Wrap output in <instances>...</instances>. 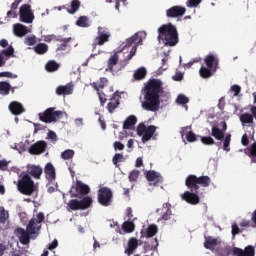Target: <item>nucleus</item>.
<instances>
[{
    "instance_id": "obj_24",
    "label": "nucleus",
    "mask_w": 256,
    "mask_h": 256,
    "mask_svg": "<svg viewBox=\"0 0 256 256\" xmlns=\"http://www.w3.org/2000/svg\"><path fill=\"white\" fill-rule=\"evenodd\" d=\"M204 63L206 67L215 69V71H217V68L219 67V59L213 54L207 55L204 59Z\"/></svg>"
},
{
    "instance_id": "obj_32",
    "label": "nucleus",
    "mask_w": 256,
    "mask_h": 256,
    "mask_svg": "<svg viewBox=\"0 0 256 256\" xmlns=\"http://www.w3.org/2000/svg\"><path fill=\"white\" fill-rule=\"evenodd\" d=\"M137 124V116L130 115L126 118L123 123V129H133V127Z\"/></svg>"
},
{
    "instance_id": "obj_13",
    "label": "nucleus",
    "mask_w": 256,
    "mask_h": 256,
    "mask_svg": "<svg viewBox=\"0 0 256 256\" xmlns=\"http://www.w3.org/2000/svg\"><path fill=\"white\" fill-rule=\"evenodd\" d=\"M108 83H109V80L107 78H100L99 83L94 82L92 84L93 89H95V91H97L98 93V97L102 105H104V103H107L108 96L104 92H101V89H105Z\"/></svg>"
},
{
    "instance_id": "obj_4",
    "label": "nucleus",
    "mask_w": 256,
    "mask_h": 256,
    "mask_svg": "<svg viewBox=\"0 0 256 256\" xmlns=\"http://www.w3.org/2000/svg\"><path fill=\"white\" fill-rule=\"evenodd\" d=\"M158 39L166 42V45L175 47L176 43H179V35L177 34V28L173 24L162 25L158 29Z\"/></svg>"
},
{
    "instance_id": "obj_61",
    "label": "nucleus",
    "mask_w": 256,
    "mask_h": 256,
    "mask_svg": "<svg viewBox=\"0 0 256 256\" xmlns=\"http://www.w3.org/2000/svg\"><path fill=\"white\" fill-rule=\"evenodd\" d=\"M39 131H45V126L39 123H34V133H39Z\"/></svg>"
},
{
    "instance_id": "obj_1",
    "label": "nucleus",
    "mask_w": 256,
    "mask_h": 256,
    "mask_svg": "<svg viewBox=\"0 0 256 256\" xmlns=\"http://www.w3.org/2000/svg\"><path fill=\"white\" fill-rule=\"evenodd\" d=\"M165 93L163 82L160 79H150L144 87V101L141 106L145 111H159L161 95Z\"/></svg>"
},
{
    "instance_id": "obj_52",
    "label": "nucleus",
    "mask_w": 256,
    "mask_h": 256,
    "mask_svg": "<svg viewBox=\"0 0 256 256\" xmlns=\"http://www.w3.org/2000/svg\"><path fill=\"white\" fill-rule=\"evenodd\" d=\"M13 53H15V49L13 46H9L7 49L2 50L0 54L5 55V57H13Z\"/></svg>"
},
{
    "instance_id": "obj_35",
    "label": "nucleus",
    "mask_w": 256,
    "mask_h": 256,
    "mask_svg": "<svg viewBox=\"0 0 256 256\" xmlns=\"http://www.w3.org/2000/svg\"><path fill=\"white\" fill-rule=\"evenodd\" d=\"M33 49L37 55H45L49 51V46L45 43H38Z\"/></svg>"
},
{
    "instance_id": "obj_56",
    "label": "nucleus",
    "mask_w": 256,
    "mask_h": 256,
    "mask_svg": "<svg viewBox=\"0 0 256 256\" xmlns=\"http://www.w3.org/2000/svg\"><path fill=\"white\" fill-rule=\"evenodd\" d=\"M113 147L115 151H123L125 149V145L119 141L114 142Z\"/></svg>"
},
{
    "instance_id": "obj_19",
    "label": "nucleus",
    "mask_w": 256,
    "mask_h": 256,
    "mask_svg": "<svg viewBox=\"0 0 256 256\" xmlns=\"http://www.w3.org/2000/svg\"><path fill=\"white\" fill-rule=\"evenodd\" d=\"M16 235L22 245H29L33 234L23 228H17Z\"/></svg>"
},
{
    "instance_id": "obj_29",
    "label": "nucleus",
    "mask_w": 256,
    "mask_h": 256,
    "mask_svg": "<svg viewBox=\"0 0 256 256\" xmlns=\"http://www.w3.org/2000/svg\"><path fill=\"white\" fill-rule=\"evenodd\" d=\"M215 68H209L205 66H201L199 70V75L202 79H209V77H213V74L216 72Z\"/></svg>"
},
{
    "instance_id": "obj_2",
    "label": "nucleus",
    "mask_w": 256,
    "mask_h": 256,
    "mask_svg": "<svg viewBox=\"0 0 256 256\" xmlns=\"http://www.w3.org/2000/svg\"><path fill=\"white\" fill-rule=\"evenodd\" d=\"M185 185L190 191H185L181 194L182 201H185L189 205H199L201 203V197H199V185L201 187H209L211 185V177L200 176L190 174L185 179Z\"/></svg>"
},
{
    "instance_id": "obj_11",
    "label": "nucleus",
    "mask_w": 256,
    "mask_h": 256,
    "mask_svg": "<svg viewBox=\"0 0 256 256\" xmlns=\"http://www.w3.org/2000/svg\"><path fill=\"white\" fill-rule=\"evenodd\" d=\"M98 203L102 207H109L113 203V191H111V188L102 187L98 190Z\"/></svg>"
},
{
    "instance_id": "obj_55",
    "label": "nucleus",
    "mask_w": 256,
    "mask_h": 256,
    "mask_svg": "<svg viewBox=\"0 0 256 256\" xmlns=\"http://www.w3.org/2000/svg\"><path fill=\"white\" fill-rule=\"evenodd\" d=\"M250 154L252 155V157H255V158H252V161L253 163H256V142H254L251 147H250Z\"/></svg>"
},
{
    "instance_id": "obj_42",
    "label": "nucleus",
    "mask_w": 256,
    "mask_h": 256,
    "mask_svg": "<svg viewBox=\"0 0 256 256\" xmlns=\"http://www.w3.org/2000/svg\"><path fill=\"white\" fill-rule=\"evenodd\" d=\"M117 107H119V100L115 99V97L110 98V102L107 105L109 113H113Z\"/></svg>"
},
{
    "instance_id": "obj_47",
    "label": "nucleus",
    "mask_w": 256,
    "mask_h": 256,
    "mask_svg": "<svg viewBox=\"0 0 256 256\" xmlns=\"http://www.w3.org/2000/svg\"><path fill=\"white\" fill-rule=\"evenodd\" d=\"M177 105H187L189 103V98L184 94H179L175 100Z\"/></svg>"
},
{
    "instance_id": "obj_44",
    "label": "nucleus",
    "mask_w": 256,
    "mask_h": 256,
    "mask_svg": "<svg viewBox=\"0 0 256 256\" xmlns=\"http://www.w3.org/2000/svg\"><path fill=\"white\" fill-rule=\"evenodd\" d=\"M123 161H125V156H123L122 153H116L112 158V162L115 167H119V164L123 163Z\"/></svg>"
},
{
    "instance_id": "obj_17",
    "label": "nucleus",
    "mask_w": 256,
    "mask_h": 256,
    "mask_svg": "<svg viewBox=\"0 0 256 256\" xmlns=\"http://www.w3.org/2000/svg\"><path fill=\"white\" fill-rule=\"evenodd\" d=\"M225 131H227V123L222 122V129L219 128V126H213L211 135L214 137V139H217V141H223L225 139Z\"/></svg>"
},
{
    "instance_id": "obj_60",
    "label": "nucleus",
    "mask_w": 256,
    "mask_h": 256,
    "mask_svg": "<svg viewBox=\"0 0 256 256\" xmlns=\"http://www.w3.org/2000/svg\"><path fill=\"white\" fill-rule=\"evenodd\" d=\"M9 162L7 160H0V171H7Z\"/></svg>"
},
{
    "instance_id": "obj_54",
    "label": "nucleus",
    "mask_w": 256,
    "mask_h": 256,
    "mask_svg": "<svg viewBox=\"0 0 256 256\" xmlns=\"http://www.w3.org/2000/svg\"><path fill=\"white\" fill-rule=\"evenodd\" d=\"M139 170H133L130 174H129V181L133 182V181H137L139 179Z\"/></svg>"
},
{
    "instance_id": "obj_43",
    "label": "nucleus",
    "mask_w": 256,
    "mask_h": 256,
    "mask_svg": "<svg viewBox=\"0 0 256 256\" xmlns=\"http://www.w3.org/2000/svg\"><path fill=\"white\" fill-rule=\"evenodd\" d=\"M9 219V212L5 210V207H0V223L5 225Z\"/></svg>"
},
{
    "instance_id": "obj_18",
    "label": "nucleus",
    "mask_w": 256,
    "mask_h": 256,
    "mask_svg": "<svg viewBox=\"0 0 256 256\" xmlns=\"http://www.w3.org/2000/svg\"><path fill=\"white\" fill-rule=\"evenodd\" d=\"M146 179L149 181L150 185H159V183H163V177L161 174L154 170H150L146 173Z\"/></svg>"
},
{
    "instance_id": "obj_28",
    "label": "nucleus",
    "mask_w": 256,
    "mask_h": 256,
    "mask_svg": "<svg viewBox=\"0 0 256 256\" xmlns=\"http://www.w3.org/2000/svg\"><path fill=\"white\" fill-rule=\"evenodd\" d=\"M181 135L182 137L186 135V140L188 141V143H195V141H197V135H195L193 131H189V127H183L181 129Z\"/></svg>"
},
{
    "instance_id": "obj_36",
    "label": "nucleus",
    "mask_w": 256,
    "mask_h": 256,
    "mask_svg": "<svg viewBox=\"0 0 256 256\" xmlns=\"http://www.w3.org/2000/svg\"><path fill=\"white\" fill-rule=\"evenodd\" d=\"M26 231H28V233H30V235H35V233H37V231H39V228H37V220L35 218H32L27 227H26Z\"/></svg>"
},
{
    "instance_id": "obj_62",
    "label": "nucleus",
    "mask_w": 256,
    "mask_h": 256,
    "mask_svg": "<svg viewBox=\"0 0 256 256\" xmlns=\"http://www.w3.org/2000/svg\"><path fill=\"white\" fill-rule=\"evenodd\" d=\"M241 230L239 229V226L237 224H232V236L235 237L236 235H239Z\"/></svg>"
},
{
    "instance_id": "obj_8",
    "label": "nucleus",
    "mask_w": 256,
    "mask_h": 256,
    "mask_svg": "<svg viewBox=\"0 0 256 256\" xmlns=\"http://www.w3.org/2000/svg\"><path fill=\"white\" fill-rule=\"evenodd\" d=\"M38 117L42 123H57V120L63 117V111H55V107H50L44 112L39 113Z\"/></svg>"
},
{
    "instance_id": "obj_9",
    "label": "nucleus",
    "mask_w": 256,
    "mask_h": 256,
    "mask_svg": "<svg viewBox=\"0 0 256 256\" xmlns=\"http://www.w3.org/2000/svg\"><path fill=\"white\" fill-rule=\"evenodd\" d=\"M89 193H91V188L81 180H76L70 189V197L72 198L85 197Z\"/></svg>"
},
{
    "instance_id": "obj_15",
    "label": "nucleus",
    "mask_w": 256,
    "mask_h": 256,
    "mask_svg": "<svg viewBox=\"0 0 256 256\" xmlns=\"http://www.w3.org/2000/svg\"><path fill=\"white\" fill-rule=\"evenodd\" d=\"M187 13V9L183 6H172L166 11V17L175 19L177 17H183Z\"/></svg>"
},
{
    "instance_id": "obj_23",
    "label": "nucleus",
    "mask_w": 256,
    "mask_h": 256,
    "mask_svg": "<svg viewBox=\"0 0 256 256\" xmlns=\"http://www.w3.org/2000/svg\"><path fill=\"white\" fill-rule=\"evenodd\" d=\"M26 175L33 177V179H41V175H43V168L41 166L31 165L28 167Z\"/></svg>"
},
{
    "instance_id": "obj_20",
    "label": "nucleus",
    "mask_w": 256,
    "mask_h": 256,
    "mask_svg": "<svg viewBox=\"0 0 256 256\" xmlns=\"http://www.w3.org/2000/svg\"><path fill=\"white\" fill-rule=\"evenodd\" d=\"M8 109L10 113L15 116L23 115V113H25V107H23V104L17 101L10 102Z\"/></svg>"
},
{
    "instance_id": "obj_27",
    "label": "nucleus",
    "mask_w": 256,
    "mask_h": 256,
    "mask_svg": "<svg viewBox=\"0 0 256 256\" xmlns=\"http://www.w3.org/2000/svg\"><path fill=\"white\" fill-rule=\"evenodd\" d=\"M137 247H139V240H137L135 237H132L128 241V246L125 249V253H127V255H133V251H135Z\"/></svg>"
},
{
    "instance_id": "obj_41",
    "label": "nucleus",
    "mask_w": 256,
    "mask_h": 256,
    "mask_svg": "<svg viewBox=\"0 0 256 256\" xmlns=\"http://www.w3.org/2000/svg\"><path fill=\"white\" fill-rule=\"evenodd\" d=\"M217 245V239L209 237L204 242L205 249H209L210 251H213L215 249V246Z\"/></svg>"
},
{
    "instance_id": "obj_37",
    "label": "nucleus",
    "mask_w": 256,
    "mask_h": 256,
    "mask_svg": "<svg viewBox=\"0 0 256 256\" xmlns=\"http://www.w3.org/2000/svg\"><path fill=\"white\" fill-rule=\"evenodd\" d=\"M122 230L124 233H133L135 231V223L133 221H124L122 224Z\"/></svg>"
},
{
    "instance_id": "obj_16",
    "label": "nucleus",
    "mask_w": 256,
    "mask_h": 256,
    "mask_svg": "<svg viewBox=\"0 0 256 256\" xmlns=\"http://www.w3.org/2000/svg\"><path fill=\"white\" fill-rule=\"evenodd\" d=\"M47 149V142L38 141L30 146L28 152L30 155H41Z\"/></svg>"
},
{
    "instance_id": "obj_38",
    "label": "nucleus",
    "mask_w": 256,
    "mask_h": 256,
    "mask_svg": "<svg viewBox=\"0 0 256 256\" xmlns=\"http://www.w3.org/2000/svg\"><path fill=\"white\" fill-rule=\"evenodd\" d=\"M158 231H159V228H157V225L155 224L149 225L148 228L146 229V234L144 237H146L147 239L151 237H155Z\"/></svg>"
},
{
    "instance_id": "obj_50",
    "label": "nucleus",
    "mask_w": 256,
    "mask_h": 256,
    "mask_svg": "<svg viewBox=\"0 0 256 256\" xmlns=\"http://www.w3.org/2000/svg\"><path fill=\"white\" fill-rule=\"evenodd\" d=\"M24 43H25V45L33 47V45H35V43H37V37L35 35L28 36L24 39Z\"/></svg>"
},
{
    "instance_id": "obj_30",
    "label": "nucleus",
    "mask_w": 256,
    "mask_h": 256,
    "mask_svg": "<svg viewBox=\"0 0 256 256\" xmlns=\"http://www.w3.org/2000/svg\"><path fill=\"white\" fill-rule=\"evenodd\" d=\"M119 63V54L115 52L109 59H108V64H107V69L106 71H110V73H113V68L115 65Z\"/></svg>"
},
{
    "instance_id": "obj_59",
    "label": "nucleus",
    "mask_w": 256,
    "mask_h": 256,
    "mask_svg": "<svg viewBox=\"0 0 256 256\" xmlns=\"http://www.w3.org/2000/svg\"><path fill=\"white\" fill-rule=\"evenodd\" d=\"M231 91L234 92V97H237V95H239V93H241V86L235 84L231 86Z\"/></svg>"
},
{
    "instance_id": "obj_10",
    "label": "nucleus",
    "mask_w": 256,
    "mask_h": 256,
    "mask_svg": "<svg viewBox=\"0 0 256 256\" xmlns=\"http://www.w3.org/2000/svg\"><path fill=\"white\" fill-rule=\"evenodd\" d=\"M157 131V127L154 125L146 126L145 123H140L137 127V133L140 137H142V143H147V141L151 140V137L155 135Z\"/></svg>"
},
{
    "instance_id": "obj_5",
    "label": "nucleus",
    "mask_w": 256,
    "mask_h": 256,
    "mask_svg": "<svg viewBox=\"0 0 256 256\" xmlns=\"http://www.w3.org/2000/svg\"><path fill=\"white\" fill-rule=\"evenodd\" d=\"M39 187L37 184H35V181H33V178L29 176V174H23L17 183V190L22 195H26L27 197H31L33 193H36L38 191Z\"/></svg>"
},
{
    "instance_id": "obj_31",
    "label": "nucleus",
    "mask_w": 256,
    "mask_h": 256,
    "mask_svg": "<svg viewBox=\"0 0 256 256\" xmlns=\"http://www.w3.org/2000/svg\"><path fill=\"white\" fill-rule=\"evenodd\" d=\"M71 93H73V86L71 84L58 86L56 88V94L58 95H71Z\"/></svg>"
},
{
    "instance_id": "obj_58",
    "label": "nucleus",
    "mask_w": 256,
    "mask_h": 256,
    "mask_svg": "<svg viewBox=\"0 0 256 256\" xmlns=\"http://www.w3.org/2000/svg\"><path fill=\"white\" fill-rule=\"evenodd\" d=\"M201 3V0H188L186 2L187 7H197Z\"/></svg>"
},
{
    "instance_id": "obj_46",
    "label": "nucleus",
    "mask_w": 256,
    "mask_h": 256,
    "mask_svg": "<svg viewBox=\"0 0 256 256\" xmlns=\"http://www.w3.org/2000/svg\"><path fill=\"white\" fill-rule=\"evenodd\" d=\"M240 121L243 125L247 123H253V115L249 113H244L240 116Z\"/></svg>"
},
{
    "instance_id": "obj_49",
    "label": "nucleus",
    "mask_w": 256,
    "mask_h": 256,
    "mask_svg": "<svg viewBox=\"0 0 256 256\" xmlns=\"http://www.w3.org/2000/svg\"><path fill=\"white\" fill-rule=\"evenodd\" d=\"M230 145H231V134H227L223 142L224 151H227V152L231 151Z\"/></svg>"
},
{
    "instance_id": "obj_6",
    "label": "nucleus",
    "mask_w": 256,
    "mask_h": 256,
    "mask_svg": "<svg viewBox=\"0 0 256 256\" xmlns=\"http://www.w3.org/2000/svg\"><path fill=\"white\" fill-rule=\"evenodd\" d=\"M157 213H159L160 218H158V223L162 221V223H169V225H173L177 223V219L175 218V214L171 211V205L169 202H166L162 205V208L157 209Z\"/></svg>"
},
{
    "instance_id": "obj_45",
    "label": "nucleus",
    "mask_w": 256,
    "mask_h": 256,
    "mask_svg": "<svg viewBox=\"0 0 256 256\" xmlns=\"http://www.w3.org/2000/svg\"><path fill=\"white\" fill-rule=\"evenodd\" d=\"M71 9L68 10L69 13H71L72 15L74 13H77V11H79V7H81V1L79 0H72L71 4H70Z\"/></svg>"
},
{
    "instance_id": "obj_21",
    "label": "nucleus",
    "mask_w": 256,
    "mask_h": 256,
    "mask_svg": "<svg viewBox=\"0 0 256 256\" xmlns=\"http://www.w3.org/2000/svg\"><path fill=\"white\" fill-rule=\"evenodd\" d=\"M232 253L234 256H255V247L247 246L244 250L234 247Z\"/></svg>"
},
{
    "instance_id": "obj_33",
    "label": "nucleus",
    "mask_w": 256,
    "mask_h": 256,
    "mask_svg": "<svg viewBox=\"0 0 256 256\" xmlns=\"http://www.w3.org/2000/svg\"><path fill=\"white\" fill-rule=\"evenodd\" d=\"M133 77L135 81H143L145 77H147V69L145 67H140L137 70H135Z\"/></svg>"
},
{
    "instance_id": "obj_14",
    "label": "nucleus",
    "mask_w": 256,
    "mask_h": 256,
    "mask_svg": "<svg viewBox=\"0 0 256 256\" xmlns=\"http://www.w3.org/2000/svg\"><path fill=\"white\" fill-rule=\"evenodd\" d=\"M33 19H35V15L31 11V5L23 4L20 7V21L22 23H33Z\"/></svg>"
},
{
    "instance_id": "obj_63",
    "label": "nucleus",
    "mask_w": 256,
    "mask_h": 256,
    "mask_svg": "<svg viewBox=\"0 0 256 256\" xmlns=\"http://www.w3.org/2000/svg\"><path fill=\"white\" fill-rule=\"evenodd\" d=\"M59 247V242L57 239L53 240L51 244L48 245V250L53 251V249H57Z\"/></svg>"
},
{
    "instance_id": "obj_48",
    "label": "nucleus",
    "mask_w": 256,
    "mask_h": 256,
    "mask_svg": "<svg viewBox=\"0 0 256 256\" xmlns=\"http://www.w3.org/2000/svg\"><path fill=\"white\" fill-rule=\"evenodd\" d=\"M75 156V151L68 149L61 153V157L64 159V161H67L69 159H73Z\"/></svg>"
},
{
    "instance_id": "obj_40",
    "label": "nucleus",
    "mask_w": 256,
    "mask_h": 256,
    "mask_svg": "<svg viewBox=\"0 0 256 256\" xmlns=\"http://www.w3.org/2000/svg\"><path fill=\"white\" fill-rule=\"evenodd\" d=\"M77 27L87 28L91 24H89V18L87 16H80L76 21Z\"/></svg>"
},
{
    "instance_id": "obj_26",
    "label": "nucleus",
    "mask_w": 256,
    "mask_h": 256,
    "mask_svg": "<svg viewBox=\"0 0 256 256\" xmlns=\"http://www.w3.org/2000/svg\"><path fill=\"white\" fill-rule=\"evenodd\" d=\"M44 173L46 175V179L48 181H55L56 179V172H55V166L51 164V162L47 163L44 168Z\"/></svg>"
},
{
    "instance_id": "obj_3",
    "label": "nucleus",
    "mask_w": 256,
    "mask_h": 256,
    "mask_svg": "<svg viewBox=\"0 0 256 256\" xmlns=\"http://www.w3.org/2000/svg\"><path fill=\"white\" fill-rule=\"evenodd\" d=\"M146 35L147 34H145V32H137L130 38L126 39V42L121 44L122 49L119 51V53H121V51H125L127 47H132L129 55L126 56L125 61H131L133 57H135L137 53V47L143 43V39H145Z\"/></svg>"
},
{
    "instance_id": "obj_22",
    "label": "nucleus",
    "mask_w": 256,
    "mask_h": 256,
    "mask_svg": "<svg viewBox=\"0 0 256 256\" xmlns=\"http://www.w3.org/2000/svg\"><path fill=\"white\" fill-rule=\"evenodd\" d=\"M72 41H73L72 37L63 38V37L59 36L57 42L60 44H58V46L56 48V52L59 53L62 51H67V49H71V45L69 43Z\"/></svg>"
},
{
    "instance_id": "obj_53",
    "label": "nucleus",
    "mask_w": 256,
    "mask_h": 256,
    "mask_svg": "<svg viewBox=\"0 0 256 256\" xmlns=\"http://www.w3.org/2000/svg\"><path fill=\"white\" fill-rule=\"evenodd\" d=\"M45 43H51V41H59V36L55 34L44 36Z\"/></svg>"
},
{
    "instance_id": "obj_12",
    "label": "nucleus",
    "mask_w": 256,
    "mask_h": 256,
    "mask_svg": "<svg viewBox=\"0 0 256 256\" xmlns=\"http://www.w3.org/2000/svg\"><path fill=\"white\" fill-rule=\"evenodd\" d=\"M109 39H111V32L105 27H98V36L94 39V47L103 46L104 43H109Z\"/></svg>"
},
{
    "instance_id": "obj_57",
    "label": "nucleus",
    "mask_w": 256,
    "mask_h": 256,
    "mask_svg": "<svg viewBox=\"0 0 256 256\" xmlns=\"http://www.w3.org/2000/svg\"><path fill=\"white\" fill-rule=\"evenodd\" d=\"M0 77H7L8 79H17V75L11 72H0Z\"/></svg>"
},
{
    "instance_id": "obj_34",
    "label": "nucleus",
    "mask_w": 256,
    "mask_h": 256,
    "mask_svg": "<svg viewBox=\"0 0 256 256\" xmlns=\"http://www.w3.org/2000/svg\"><path fill=\"white\" fill-rule=\"evenodd\" d=\"M11 93V84L7 81H0V95L6 97Z\"/></svg>"
},
{
    "instance_id": "obj_51",
    "label": "nucleus",
    "mask_w": 256,
    "mask_h": 256,
    "mask_svg": "<svg viewBox=\"0 0 256 256\" xmlns=\"http://www.w3.org/2000/svg\"><path fill=\"white\" fill-rule=\"evenodd\" d=\"M200 139L203 145H215V140L211 136H202Z\"/></svg>"
},
{
    "instance_id": "obj_64",
    "label": "nucleus",
    "mask_w": 256,
    "mask_h": 256,
    "mask_svg": "<svg viewBox=\"0 0 256 256\" xmlns=\"http://www.w3.org/2000/svg\"><path fill=\"white\" fill-rule=\"evenodd\" d=\"M174 81H183V73L176 72V74L172 77Z\"/></svg>"
},
{
    "instance_id": "obj_7",
    "label": "nucleus",
    "mask_w": 256,
    "mask_h": 256,
    "mask_svg": "<svg viewBox=\"0 0 256 256\" xmlns=\"http://www.w3.org/2000/svg\"><path fill=\"white\" fill-rule=\"evenodd\" d=\"M93 205V198L91 196H85L83 199H71L69 200L67 206L71 211H85Z\"/></svg>"
},
{
    "instance_id": "obj_39",
    "label": "nucleus",
    "mask_w": 256,
    "mask_h": 256,
    "mask_svg": "<svg viewBox=\"0 0 256 256\" xmlns=\"http://www.w3.org/2000/svg\"><path fill=\"white\" fill-rule=\"evenodd\" d=\"M45 69L48 73H54V71L59 70V63L55 62V60H50L46 63Z\"/></svg>"
},
{
    "instance_id": "obj_25",
    "label": "nucleus",
    "mask_w": 256,
    "mask_h": 256,
    "mask_svg": "<svg viewBox=\"0 0 256 256\" xmlns=\"http://www.w3.org/2000/svg\"><path fill=\"white\" fill-rule=\"evenodd\" d=\"M13 33L16 37H25L29 33V29L27 26L17 23L13 25Z\"/></svg>"
}]
</instances>
